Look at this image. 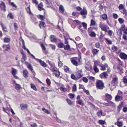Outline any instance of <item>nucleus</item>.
<instances>
[{"mask_svg": "<svg viewBox=\"0 0 127 127\" xmlns=\"http://www.w3.org/2000/svg\"><path fill=\"white\" fill-rule=\"evenodd\" d=\"M96 88L98 89L102 90L104 86L103 83L100 80H98L96 82Z\"/></svg>", "mask_w": 127, "mask_h": 127, "instance_id": "nucleus-1", "label": "nucleus"}, {"mask_svg": "<svg viewBox=\"0 0 127 127\" xmlns=\"http://www.w3.org/2000/svg\"><path fill=\"white\" fill-rule=\"evenodd\" d=\"M81 59V57L80 58L75 57L71 58V60L72 64L74 65L77 66L78 65V63L80 62Z\"/></svg>", "mask_w": 127, "mask_h": 127, "instance_id": "nucleus-2", "label": "nucleus"}, {"mask_svg": "<svg viewBox=\"0 0 127 127\" xmlns=\"http://www.w3.org/2000/svg\"><path fill=\"white\" fill-rule=\"evenodd\" d=\"M76 75L78 80L81 78L83 76L82 70H79L76 71Z\"/></svg>", "mask_w": 127, "mask_h": 127, "instance_id": "nucleus-3", "label": "nucleus"}, {"mask_svg": "<svg viewBox=\"0 0 127 127\" xmlns=\"http://www.w3.org/2000/svg\"><path fill=\"white\" fill-rule=\"evenodd\" d=\"M113 77L112 78V80L111 82V84H116L118 83V78L116 75L115 74L113 75Z\"/></svg>", "mask_w": 127, "mask_h": 127, "instance_id": "nucleus-4", "label": "nucleus"}, {"mask_svg": "<svg viewBox=\"0 0 127 127\" xmlns=\"http://www.w3.org/2000/svg\"><path fill=\"white\" fill-rule=\"evenodd\" d=\"M11 73L12 75H13L14 78H15L17 79L18 78V77L15 75L17 73V70L13 67H12L11 68Z\"/></svg>", "mask_w": 127, "mask_h": 127, "instance_id": "nucleus-5", "label": "nucleus"}, {"mask_svg": "<svg viewBox=\"0 0 127 127\" xmlns=\"http://www.w3.org/2000/svg\"><path fill=\"white\" fill-rule=\"evenodd\" d=\"M99 27L102 30L105 32H107V30L105 25L100 22L99 24Z\"/></svg>", "mask_w": 127, "mask_h": 127, "instance_id": "nucleus-6", "label": "nucleus"}, {"mask_svg": "<svg viewBox=\"0 0 127 127\" xmlns=\"http://www.w3.org/2000/svg\"><path fill=\"white\" fill-rule=\"evenodd\" d=\"M50 66V69L52 71L55 69H56L55 68V64L54 63H51L49 60H47V62Z\"/></svg>", "mask_w": 127, "mask_h": 127, "instance_id": "nucleus-7", "label": "nucleus"}, {"mask_svg": "<svg viewBox=\"0 0 127 127\" xmlns=\"http://www.w3.org/2000/svg\"><path fill=\"white\" fill-rule=\"evenodd\" d=\"M108 76V74L106 72H104L100 74L99 77L101 78L106 79Z\"/></svg>", "mask_w": 127, "mask_h": 127, "instance_id": "nucleus-8", "label": "nucleus"}, {"mask_svg": "<svg viewBox=\"0 0 127 127\" xmlns=\"http://www.w3.org/2000/svg\"><path fill=\"white\" fill-rule=\"evenodd\" d=\"M101 67L100 70H104L106 69V68H108V64H101L99 65Z\"/></svg>", "mask_w": 127, "mask_h": 127, "instance_id": "nucleus-9", "label": "nucleus"}, {"mask_svg": "<svg viewBox=\"0 0 127 127\" xmlns=\"http://www.w3.org/2000/svg\"><path fill=\"white\" fill-rule=\"evenodd\" d=\"M126 29L125 25L123 24L121 25L120 28L118 30L119 31V33L121 35L122 34V31H123Z\"/></svg>", "mask_w": 127, "mask_h": 127, "instance_id": "nucleus-10", "label": "nucleus"}, {"mask_svg": "<svg viewBox=\"0 0 127 127\" xmlns=\"http://www.w3.org/2000/svg\"><path fill=\"white\" fill-rule=\"evenodd\" d=\"M123 99V97L117 95L115 97V100L116 101H118L122 100Z\"/></svg>", "mask_w": 127, "mask_h": 127, "instance_id": "nucleus-11", "label": "nucleus"}, {"mask_svg": "<svg viewBox=\"0 0 127 127\" xmlns=\"http://www.w3.org/2000/svg\"><path fill=\"white\" fill-rule=\"evenodd\" d=\"M120 56L122 59L127 60V55L124 53H121Z\"/></svg>", "mask_w": 127, "mask_h": 127, "instance_id": "nucleus-12", "label": "nucleus"}, {"mask_svg": "<svg viewBox=\"0 0 127 127\" xmlns=\"http://www.w3.org/2000/svg\"><path fill=\"white\" fill-rule=\"evenodd\" d=\"M54 72V74H55V76L58 78L60 75V72L59 71L56 70V69H55L53 71H52Z\"/></svg>", "mask_w": 127, "mask_h": 127, "instance_id": "nucleus-13", "label": "nucleus"}, {"mask_svg": "<svg viewBox=\"0 0 127 127\" xmlns=\"http://www.w3.org/2000/svg\"><path fill=\"white\" fill-rule=\"evenodd\" d=\"M37 61L39 62L41 65L42 66L44 67H47V65L46 64L41 60L39 59Z\"/></svg>", "mask_w": 127, "mask_h": 127, "instance_id": "nucleus-14", "label": "nucleus"}, {"mask_svg": "<svg viewBox=\"0 0 127 127\" xmlns=\"http://www.w3.org/2000/svg\"><path fill=\"white\" fill-rule=\"evenodd\" d=\"M29 74V73L27 70H24L23 71V75L24 77L25 78L28 77Z\"/></svg>", "mask_w": 127, "mask_h": 127, "instance_id": "nucleus-15", "label": "nucleus"}, {"mask_svg": "<svg viewBox=\"0 0 127 127\" xmlns=\"http://www.w3.org/2000/svg\"><path fill=\"white\" fill-rule=\"evenodd\" d=\"M1 3L0 4V6L1 8L4 11H5V6L4 3L2 1H1Z\"/></svg>", "mask_w": 127, "mask_h": 127, "instance_id": "nucleus-16", "label": "nucleus"}, {"mask_svg": "<svg viewBox=\"0 0 127 127\" xmlns=\"http://www.w3.org/2000/svg\"><path fill=\"white\" fill-rule=\"evenodd\" d=\"M44 1L48 5L50 6L52 5V2L51 0H44Z\"/></svg>", "mask_w": 127, "mask_h": 127, "instance_id": "nucleus-17", "label": "nucleus"}, {"mask_svg": "<svg viewBox=\"0 0 127 127\" xmlns=\"http://www.w3.org/2000/svg\"><path fill=\"white\" fill-rule=\"evenodd\" d=\"M50 41L52 42H56L57 41V39L54 35L50 36Z\"/></svg>", "mask_w": 127, "mask_h": 127, "instance_id": "nucleus-18", "label": "nucleus"}, {"mask_svg": "<svg viewBox=\"0 0 127 127\" xmlns=\"http://www.w3.org/2000/svg\"><path fill=\"white\" fill-rule=\"evenodd\" d=\"M25 64L26 65L27 67L31 71L33 70L31 64L29 63L26 62L25 63Z\"/></svg>", "mask_w": 127, "mask_h": 127, "instance_id": "nucleus-19", "label": "nucleus"}, {"mask_svg": "<svg viewBox=\"0 0 127 127\" xmlns=\"http://www.w3.org/2000/svg\"><path fill=\"white\" fill-rule=\"evenodd\" d=\"M0 25L1 26L2 30L4 32H7V29L6 27L2 23L0 24Z\"/></svg>", "mask_w": 127, "mask_h": 127, "instance_id": "nucleus-20", "label": "nucleus"}, {"mask_svg": "<svg viewBox=\"0 0 127 127\" xmlns=\"http://www.w3.org/2000/svg\"><path fill=\"white\" fill-rule=\"evenodd\" d=\"M87 13V11L84 8H83V10L80 12V14L81 15H86Z\"/></svg>", "mask_w": 127, "mask_h": 127, "instance_id": "nucleus-21", "label": "nucleus"}, {"mask_svg": "<svg viewBox=\"0 0 127 127\" xmlns=\"http://www.w3.org/2000/svg\"><path fill=\"white\" fill-rule=\"evenodd\" d=\"M2 47L3 48H4L5 50L6 51L10 49V46L9 45H3Z\"/></svg>", "mask_w": 127, "mask_h": 127, "instance_id": "nucleus-22", "label": "nucleus"}, {"mask_svg": "<svg viewBox=\"0 0 127 127\" xmlns=\"http://www.w3.org/2000/svg\"><path fill=\"white\" fill-rule=\"evenodd\" d=\"M58 5L59 6V10L60 12L62 13H63L64 10L63 6L62 5Z\"/></svg>", "mask_w": 127, "mask_h": 127, "instance_id": "nucleus-23", "label": "nucleus"}, {"mask_svg": "<svg viewBox=\"0 0 127 127\" xmlns=\"http://www.w3.org/2000/svg\"><path fill=\"white\" fill-rule=\"evenodd\" d=\"M115 125H117L119 127H121L123 125V122L119 121H117L116 123H115Z\"/></svg>", "mask_w": 127, "mask_h": 127, "instance_id": "nucleus-24", "label": "nucleus"}, {"mask_svg": "<svg viewBox=\"0 0 127 127\" xmlns=\"http://www.w3.org/2000/svg\"><path fill=\"white\" fill-rule=\"evenodd\" d=\"M21 108L22 110H24L27 107V105L25 104H21L20 105Z\"/></svg>", "mask_w": 127, "mask_h": 127, "instance_id": "nucleus-25", "label": "nucleus"}, {"mask_svg": "<svg viewBox=\"0 0 127 127\" xmlns=\"http://www.w3.org/2000/svg\"><path fill=\"white\" fill-rule=\"evenodd\" d=\"M43 6L42 3V2L40 3L38 6V9L39 10L41 11L43 10Z\"/></svg>", "mask_w": 127, "mask_h": 127, "instance_id": "nucleus-26", "label": "nucleus"}, {"mask_svg": "<svg viewBox=\"0 0 127 127\" xmlns=\"http://www.w3.org/2000/svg\"><path fill=\"white\" fill-rule=\"evenodd\" d=\"M105 40L106 41V43L108 44H111L112 43V41L111 40L107 38H105Z\"/></svg>", "mask_w": 127, "mask_h": 127, "instance_id": "nucleus-27", "label": "nucleus"}, {"mask_svg": "<svg viewBox=\"0 0 127 127\" xmlns=\"http://www.w3.org/2000/svg\"><path fill=\"white\" fill-rule=\"evenodd\" d=\"M99 51V50L96 49H94L92 51V53L93 55H96L97 54Z\"/></svg>", "mask_w": 127, "mask_h": 127, "instance_id": "nucleus-28", "label": "nucleus"}, {"mask_svg": "<svg viewBox=\"0 0 127 127\" xmlns=\"http://www.w3.org/2000/svg\"><path fill=\"white\" fill-rule=\"evenodd\" d=\"M21 53L22 55V59H23V60L22 59L21 60V62H23L26 59V55L23 52H22Z\"/></svg>", "mask_w": 127, "mask_h": 127, "instance_id": "nucleus-29", "label": "nucleus"}, {"mask_svg": "<svg viewBox=\"0 0 127 127\" xmlns=\"http://www.w3.org/2000/svg\"><path fill=\"white\" fill-rule=\"evenodd\" d=\"M98 123L102 125V127H103V126H104L103 125L106 124L105 121L101 120H100L99 121Z\"/></svg>", "mask_w": 127, "mask_h": 127, "instance_id": "nucleus-30", "label": "nucleus"}, {"mask_svg": "<svg viewBox=\"0 0 127 127\" xmlns=\"http://www.w3.org/2000/svg\"><path fill=\"white\" fill-rule=\"evenodd\" d=\"M41 46L42 47V49L44 51L45 53L46 54L47 52L46 51V48L44 45L43 43H41Z\"/></svg>", "mask_w": 127, "mask_h": 127, "instance_id": "nucleus-31", "label": "nucleus"}, {"mask_svg": "<svg viewBox=\"0 0 127 127\" xmlns=\"http://www.w3.org/2000/svg\"><path fill=\"white\" fill-rule=\"evenodd\" d=\"M76 102L77 103H78L79 104L82 105H84L83 102V101L81 99L77 100L76 101Z\"/></svg>", "mask_w": 127, "mask_h": 127, "instance_id": "nucleus-32", "label": "nucleus"}, {"mask_svg": "<svg viewBox=\"0 0 127 127\" xmlns=\"http://www.w3.org/2000/svg\"><path fill=\"white\" fill-rule=\"evenodd\" d=\"M105 96L106 97V98L109 100H110L112 98V96L111 95L108 94H106Z\"/></svg>", "mask_w": 127, "mask_h": 127, "instance_id": "nucleus-33", "label": "nucleus"}, {"mask_svg": "<svg viewBox=\"0 0 127 127\" xmlns=\"http://www.w3.org/2000/svg\"><path fill=\"white\" fill-rule=\"evenodd\" d=\"M74 22L76 25H82V23L78 20H74Z\"/></svg>", "mask_w": 127, "mask_h": 127, "instance_id": "nucleus-34", "label": "nucleus"}, {"mask_svg": "<svg viewBox=\"0 0 127 127\" xmlns=\"http://www.w3.org/2000/svg\"><path fill=\"white\" fill-rule=\"evenodd\" d=\"M39 25L40 28H41V26L44 27L45 26V23L43 22L40 21Z\"/></svg>", "mask_w": 127, "mask_h": 127, "instance_id": "nucleus-35", "label": "nucleus"}, {"mask_svg": "<svg viewBox=\"0 0 127 127\" xmlns=\"http://www.w3.org/2000/svg\"><path fill=\"white\" fill-rule=\"evenodd\" d=\"M96 24V23L95 21L93 19L91 20L90 26H94Z\"/></svg>", "mask_w": 127, "mask_h": 127, "instance_id": "nucleus-36", "label": "nucleus"}, {"mask_svg": "<svg viewBox=\"0 0 127 127\" xmlns=\"http://www.w3.org/2000/svg\"><path fill=\"white\" fill-rule=\"evenodd\" d=\"M37 16L38 18L42 20H44L45 18V17L44 16L41 15H37Z\"/></svg>", "mask_w": 127, "mask_h": 127, "instance_id": "nucleus-37", "label": "nucleus"}, {"mask_svg": "<svg viewBox=\"0 0 127 127\" xmlns=\"http://www.w3.org/2000/svg\"><path fill=\"white\" fill-rule=\"evenodd\" d=\"M93 69L95 72L97 73L99 72V69L95 65H94Z\"/></svg>", "mask_w": 127, "mask_h": 127, "instance_id": "nucleus-38", "label": "nucleus"}, {"mask_svg": "<svg viewBox=\"0 0 127 127\" xmlns=\"http://www.w3.org/2000/svg\"><path fill=\"white\" fill-rule=\"evenodd\" d=\"M64 71L66 72H69V68L66 66H64Z\"/></svg>", "mask_w": 127, "mask_h": 127, "instance_id": "nucleus-39", "label": "nucleus"}, {"mask_svg": "<svg viewBox=\"0 0 127 127\" xmlns=\"http://www.w3.org/2000/svg\"><path fill=\"white\" fill-rule=\"evenodd\" d=\"M31 88L33 89L35 91H36L37 90V89L35 86L33 84H30Z\"/></svg>", "mask_w": 127, "mask_h": 127, "instance_id": "nucleus-40", "label": "nucleus"}, {"mask_svg": "<svg viewBox=\"0 0 127 127\" xmlns=\"http://www.w3.org/2000/svg\"><path fill=\"white\" fill-rule=\"evenodd\" d=\"M15 89L17 90H19L21 88V86L20 85L17 84H15Z\"/></svg>", "mask_w": 127, "mask_h": 127, "instance_id": "nucleus-41", "label": "nucleus"}, {"mask_svg": "<svg viewBox=\"0 0 127 127\" xmlns=\"http://www.w3.org/2000/svg\"><path fill=\"white\" fill-rule=\"evenodd\" d=\"M102 110H100L99 111H98L97 113V116L99 117H100L102 115Z\"/></svg>", "mask_w": 127, "mask_h": 127, "instance_id": "nucleus-42", "label": "nucleus"}, {"mask_svg": "<svg viewBox=\"0 0 127 127\" xmlns=\"http://www.w3.org/2000/svg\"><path fill=\"white\" fill-rule=\"evenodd\" d=\"M122 105L123 102H121V104L120 105H119L117 107V110L119 112H120V110L121 109L122 107Z\"/></svg>", "mask_w": 127, "mask_h": 127, "instance_id": "nucleus-43", "label": "nucleus"}, {"mask_svg": "<svg viewBox=\"0 0 127 127\" xmlns=\"http://www.w3.org/2000/svg\"><path fill=\"white\" fill-rule=\"evenodd\" d=\"M71 78H72V79H73L74 80H78V79L77 78V77L76 76V75L75 76L74 74H71Z\"/></svg>", "mask_w": 127, "mask_h": 127, "instance_id": "nucleus-44", "label": "nucleus"}, {"mask_svg": "<svg viewBox=\"0 0 127 127\" xmlns=\"http://www.w3.org/2000/svg\"><path fill=\"white\" fill-rule=\"evenodd\" d=\"M122 13L125 15V16L127 17V11L125 9H123V11L122 12Z\"/></svg>", "mask_w": 127, "mask_h": 127, "instance_id": "nucleus-45", "label": "nucleus"}, {"mask_svg": "<svg viewBox=\"0 0 127 127\" xmlns=\"http://www.w3.org/2000/svg\"><path fill=\"white\" fill-rule=\"evenodd\" d=\"M66 101H67L69 105H71L72 103V101L69 99L67 98L66 99Z\"/></svg>", "mask_w": 127, "mask_h": 127, "instance_id": "nucleus-46", "label": "nucleus"}, {"mask_svg": "<svg viewBox=\"0 0 127 127\" xmlns=\"http://www.w3.org/2000/svg\"><path fill=\"white\" fill-rule=\"evenodd\" d=\"M64 45L62 43H60L58 44V47L59 48H62L64 47Z\"/></svg>", "mask_w": 127, "mask_h": 127, "instance_id": "nucleus-47", "label": "nucleus"}, {"mask_svg": "<svg viewBox=\"0 0 127 127\" xmlns=\"http://www.w3.org/2000/svg\"><path fill=\"white\" fill-rule=\"evenodd\" d=\"M64 48L66 50H68L70 49V46L69 45H67L64 46Z\"/></svg>", "mask_w": 127, "mask_h": 127, "instance_id": "nucleus-48", "label": "nucleus"}, {"mask_svg": "<svg viewBox=\"0 0 127 127\" xmlns=\"http://www.w3.org/2000/svg\"><path fill=\"white\" fill-rule=\"evenodd\" d=\"M91 37H95L96 36V34L95 32H91L90 33H89Z\"/></svg>", "mask_w": 127, "mask_h": 127, "instance_id": "nucleus-49", "label": "nucleus"}, {"mask_svg": "<svg viewBox=\"0 0 127 127\" xmlns=\"http://www.w3.org/2000/svg\"><path fill=\"white\" fill-rule=\"evenodd\" d=\"M123 79L124 82L126 84V86H127V78H126V76H124L123 77Z\"/></svg>", "mask_w": 127, "mask_h": 127, "instance_id": "nucleus-50", "label": "nucleus"}, {"mask_svg": "<svg viewBox=\"0 0 127 127\" xmlns=\"http://www.w3.org/2000/svg\"><path fill=\"white\" fill-rule=\"evenodd\" d=\"M102 18L104 20H106L107 19V16L106 14H104L102 15Z\"/></svg>", "mask_w": 127, "mask_h": 127, "instance_id": "nucleus-51", "label": "nucleus"}, {"mask_svg": "<svg viewBox=\"0 0 127 127\" xmlns=\"http://www.w3.org/2000/svg\"><path fill=\"white\" fill-rule=\"evenodd\" d=\"M42 110L44 112L47 114H49L50 113L49 111L48 110L46 109L45 108H43L42 109Z\"/></svg>", "mask_w": 127, "mask_h": 127, "instance_id": "nucleus-52", "label": "nucleus"}, {"mask_svg": "<svg viewBox=\"0 0 127 127\" xmlns=\"http://www.w3.org/2000/svg\"><path fill=\"white\" fill-rule=\"evenodd\" d=\"M94 64V65H95L96 66L97 65H98L99 66V65L101 64H100L99 61H95Z\"/></svg>", "mask_w": 127, "mask_h": 127, "instance_id": "nucleus-53", "label": "nucleus"}, {"mask_svg": "<svg viewBox=\"0 0 127 127\" xmlns=\"http://www.w3.org/2000/svg\"><path fill=\"white\" fill-rule=\"evenodd\" d=\"M60 90L64 92H65L67 91L66 88H64L62 87H61L60 88Z\"/></svg>", "mask_w": 127, "mask_h": 127, "instance_id": "nucleus-54", "label": "nucleus"}, {"mask_svg": "<svg viewBox=\"0 0 127 127\" xmlns=\"http://www.w3.org/2000/svg\"><path fill=\"white\" fill-rule=\"evenodd\" d=\"M58 65L59 67L60 68L63 65V64L62 62L59 61L58 63Z\"/></svg>", "mask_w": 127, "mask_h": 127, "instance_id": "nucleus-55", "label": "nucleus"}, {"mask_svg": "<svg viewBox=\"0 0 127 127\" xmlns=\"http://www.w3.org/2000/svg\"><path fill=\"white\" fill-rule=\"evenodd\" d=\"M10 41V39L9 38L5 37L4 38V41L5 42H8Z\"/></svg>", "mask_w": 127, "mask_h": 127, "instance_id": "nucleus-56", "label": "nucleus"}, {"mask_svg": "<svg viewBox=\"0 0 127 127\" xmlns=\"http://www.w3.org/2000/svg\"><path fill=\"white\" fill-rule=\"evenodd\" d=\"M69 97L71 99H73L75 95L72 94H68Z\"/></svg>", "mask_w": 127, "mask_h": 127, "instance_id": "nucleus-57", "label": "nucleus"}, {"mask_svg": "<svg viewBox=\"0 0 127 127\" xmlns=\"http://www.w3.org/2000/svg\"><path fill=\"white\" fill-rule=\"evenodd\" d=\"M119 22L120 24H122L124 22V20L122 18H119L118 19Z\"/></svg>", "mask_w": 127, "mask_h": 127, "instance_id": "nucleus-58", "label": "nucleus"}, {"mask_svg": "<svg viewBox=\"0 0 127 127\" xmlns=\"http://www.w3.org/2000/svg\"><path fill=\"white\" fill-rule=\"evenodd\" d=\"M95 46L97 48H99L100 47V45L99 42H96L95 45Z\"/></svg>", "mask_w": 127, "mask_h": 127, "instance_id": "nucleus-59", "label": "nucleus"}, {"mask_svg": "<svg viewBox=\"0 0 127 127\" xmlns=\"http://www.w3.org/2000/svg\"><path fill=\"white\" fill-rule=\"evenodd\" d=\"M72 91L73 92H75L76 91V86L75 84H74L73 86Z\"/></svg>", "mask_w": 127, "mask_h": 127, "instance_id": "nucleus-60", "label": "nucleus"}, {"mask_svg": "<svg viewBox=\"0 0 127 127\" xmlns=\"http://www.w3.org/2000/svg\"><path fill=\"white\" fill-rule=\"evenodd\" d=\"M119 9L120 10L123 9H123H125V8H124V6L123 4H120L119 6Z\"/></svg>", "mask_w": 127, "mask_h": 127, "instance_id": "nucleus-61", "label": "nucleus"}, {"mask_svg": "<svg viewBox=\"0 0 127 127\" xmlns=\"http://www.w3.org/2000/svg\"><path fill=\"white\" fill-rule=\"evenodd\" d=\"M82 80L85 83H87L88 81V79L85 77H83V78Z\"/></svg>", "mask_w": 127, "mask_h": 127, "instance_id": "nucleus-62", "label": "nucleus"}, {"mask_svg": "<svg viewBox=\"0 0 127 127\" xmlns=\"http://www.w3.org/2000/svg\"><path fill=\"white\" fill-rule=\"evenodd\" d=\"M8 16L10 17V18L13 19L14 18L13 16L11 13H9L8 15Z\"/></svg>", "mask_w": 127, "mask_h": 127, "instance_id": "nucleus-63", "label": "nucleus"}, {"mask_svg": "<svg viewBox=\"0 0 127 127\" xmlns=\"http://www.w3.org/2000/svg\"><path fill=\"white\" fill-rule=\"evenodd\" d=\"M123 38L125 41H127V37L126 35L124 34L123 35Z\"/></svg>", "mask_w": 127, "mask_h": 127, "instance_id": "nucleus-64", "label": "nucleus"}]
</instances>
